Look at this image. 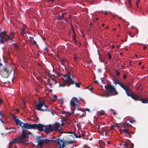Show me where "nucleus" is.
<instances>
[{"mask_svg": "<svg viewBox=\"0 0 148 148\" xmlns=\"http://www.w3.org/2000/svg\"><path fill=\"white\" fill-rule=\"evenodd\" d=\"M49 140H52L51 143L53 142L56 145H59V148H64L66 145L75 143V140H68L64 141L61 139H60L59 137L55 138V139H51Z\"/></svg>", "mask_w": 148, "mask_h": 148, "instance_id": "1", "label": "nucleus"}, {"mask_svg": "<svg viewBox=\"0 0 148 148\" xmlns=\"http://www.w3.org/2000/svg\"><path fill=\"white\" fill-rule=\"evenodd\" d=\"M48 106L45 104L44 101H39L38 103L36 104V109L37 110L42 111H48L51 112L53 115L54 114L51 109L48 108Z\"/></svg>", "mask_w": 148, "mask_h": 148, "instance_id": "2", "label": "nucleus"}, {"mask_svg": "<svg viewBox=\"0 0 148 148\" xmlns=\"http://www.w3.org/2000/svg\"><path fill=\"white\" fill-rule=\"evenodd\" d=\"M41 136H37L36 139L38 145L40 146H42L43 145L49 144L51 143V140L47 139H43Z\"/></svg>", "mask_w": 148, "mask_h": 148, "instance_id": "3", "label": "nucleus"}, {"mask_svg": "<svg viewBox=\"0 0 148 148\" xmlns=\"http://www.w3.org/2000/svg\"><path fill=\"white\" fill-rule=\"evenodd\" d=\"M128 96L131 97L133 99L136 101H141L143 103H148V98H143L138 94L135 95L133 94L131 90H130V93Z\"/></svg>", "mask_w": 148, "mask_h": 148, "instance_id": "4", "label": "nucleus"}, {"mask_svg": "<svg viewBox=\"0 0 148 148\" xmlns=\"http://www.w3.org/2000/svg\"><path fill=\"white\" fill-rule=\"evenodd\" d=\"M10 72L9 67L7 66H3L0 69V73L5 78H8Z\"/></svg>", "mask_w": 148, "mask_h": 148, "instance_id": "5", "label": "nucleus"}, {"mask_svg": "<svg viewBox=\"0 0 148 148\" xmlns=\"http://www.w3.org/2000/svg\"><path fill=\"white\" fill-rule=\"evenodd\" d=\"M68 77L67 79V82L69 83V86H70L71 85H73L75 84V86L78 88L80 87V85L81 83L80 82L77 83L75 80H73V77H71V73H68Z\"/></svg>", "mask_w": 148, "mask_h": 148, "instance_id": "6", "label": "nucleus"}, {"mask_svg": "<svg viewBox=\"0 0 148 148\" xmlns=\"http://www.w3.org/2000/svg\"><path fill=\"white\" fill-rule=\"evenodd\" d=\"M115 84V86H116V84H118L126 92V93L128 96L130 92V90H131L129 88V87L128 86H125L124 85L122 82H119L118 80H115L114 79L113 80Z\"/></svg>", "mask_w": 148, "mask_h": 148, "instance_id": "7", "label": "nucleus"}, {"mask_svg": "<svg viewBox=\"0 0 148 148\" xmlns=\"http://www.w3.org/2000/svg\"><path fill=\"white\" fill-rule=\"evenodd\" d=\"M106 91L108 92L110 94L114 95H117L118 94L115 88L111 85H107L104 86Z\"/></svg>", "mask_w": 148, "mask_h": 148, "instance_id": "8", "label": "nucleus"}, {"mask_svg": "<svg viewBox=\"0 0 148 148\" xmlns=\"http://www.w3.org/2000/svg\"><path fill=\"white\" fill-rule=\"evenodd\" d=\"M45 126L44 125L40 123L37 124H31V129H37L39 130L40 132L43 131L45 127Z\"/></svg>", "mask_w": 148, "mask_h": 148, "instance_id": "9", "label": "nucleus"}, {"mask_svg": "<svg viewBox=\"0 0 148 148\" xmlns=\"http://www.w3.org/2000/svg\"><path fill=\"white\" fill-rule=\"evenodd\" d=\"M18 121L17 124L16 125H19L23 128H26L27 129H31V124H29L27 123H24L21 121L20 120Z\"/></svg>", "mask_w": 148, "mask_h": 148, "instance_id": "10", "label": "nucleus"}, {"mask_svg": "<svg viewBox=\"0 0 148 148\" xmlns=\"http://www.w3.org/2000/svg\"><path fill=\"white\" fill-rule=\"evenodd\" d=\"M68 75H69V74H68V73L66 74H65L64 75V78H62V79L63 80V83L62 84H59V87H60V86H62V87H64L66 85L67 86H69V83L67 82V80H66L67 79V78H68Z\"/></svg>", "mask_w": 148, "mask_h": 148, "instance_id": "11", "label": "nucleus"}, {"mask_svg": "<svg viewBox=\"0 0 148 148\" xmlns=\"http://www.w3.org/2000/svg\"><path fill=\"white\" fill-rule=\"evenodd\" d=\"M78 102V99L77 98L73 97L70 101V104L72 107L75 108L76 106H78L77 103Z\"/></svg>", "mask_w": 148, "mask_h": 148, "instance_id": "12", "label": "nucleus"}, {"mask_svg": "<svg viewBox=\"0 0 148 148\" xmlns=\"http://www.w3.org/2000/svg\"><path fill=\"white\" fill-rule=\"evenodd\" d=\"M60 128L61 125L60 124L57 122L55 123L53 125V130H54V131L59 132H60Z\"/></svg>", "mask_w": 148, "mask_h": 148, "instance_id": "13", "label": "nucleus"}, {"mask_svg": "<svg viewBox=\"0 0 148 148\" xmlns=\"http://www.w3.org/2000/svg\"><path fill=\"white\" fill-rule=\"evenodd\" d=\"M22 140H23L24 143H25V139L27 138H28L29 136L27 135V133L24 132L23 130L22 131V134L20 136Z\"/></svg>", "mask_w": 148, "mask_h": 148, "instance_id": "14", "label": "nucleus"}, {"mask_svg": "<svg viewBox=\"0 0 148 148\" xmlns=\"http://www.w3.org/2000/svg\"><path fill=\"white\" fill-rule=\"evenodd\" d=\"M43 131L46 132L48 134H49L51 132L53 131V128L52 127L51 125L48 128H47L46 126L45 127Z\"/></svg>", "mask_w": 148, "mask_h": 148, "instance_id": "15", "label": "nucleus"}, {"mask_svg": "<svg viewBox=\"0 0 148 148\" xmlns=\"http://www.w3.org/2000/svg\"><path fill=\"white\" fill-rule=\"evenodd\" d=\"M14 141L15 144H20L24 143L23 140H22L20 136L18 138H15Z\"/></svg>", "mask_w": 148, "mask_h": 148, "instance_id": "16", "label": "nucleus"}, {"mask_svg": "<svg viewBox=\"0 0 148 148\" xmlns=\"http://www.w3.org/2000/svg\"><path fill=\"white\" fill-rule=\"evenodd\" d=\"M60 62H62L63 65L64 66L66 65H67L68 64V60L65 58H61Z\"/></svg>", "mask_w": 148, "mask_h": 148, "instance_id": "17", "label": "nucleus"}, {"mask_svg": "<svg viewBox=\"0 0 148 148\" xmlns=\"http://www.w3.org/2000/svg\"><path fill=\"white\" fill-rule=\"evenodd\" d=\"M119 131L120 132H123L124 133H127L129 134L130 136V134H131V132L129 131L128 129H123V130H120Z\"/></svg>", "mask_w": 148, "mask_h": 148, "instance_id": "18", "label": "nucleus"}, {"mask_svg": "<svg viewBox=\"0 0 148 148\" xmlns=\"http://www.w3.org/2000/svg\"><path fill=\"white\" fill-rule=\"evenodd\" d=\"M20 34L21 35L24 36V34L26 33V32L25 30V29L22 28L21 29Z\"/></svg>", "mask_w": 148, "mask_h": 148, "instance_id": "19", "label": "nucleus"}, {"mask_svg": "<svg viewBox=\"0 0 148 148\" xmlns=\"http://www.w3.org/2000/svg\"><path fill=\"white\" fill-rule=\"evenodd\" d=\"M12 116H13V119L15 120V121L16 122V124L18 123V121H20L19 119H18V118L17 116L16 115H14L13 114L12 115Z\"/></svg>", "mask_w": 148, "mask_h": 148, "instance_id": "20", "label": "nucleus"}, {"mask_svg": "<svg viewBox=\"0 0 148 148\" xmlns=\"http://www.w3.org/2000/svg\"><path fill=\"white\" fill-rule=\"evenodd\" d=\"M132 126L131 125L126 122L124 123L122 125V127H131Z\"/></svg>", "mask_w": 148, "mask_h": 148, "instance_id": "21", "label": "nucleus"}, {"mask_svg": "<svg viewBox=\"0 0 148 148\" xmlns=\"http://www.w3.org/2000/svg\"><path fill=\"white\" fill-rule=\"evenodd\" d=\"M15 144H16L14 140L10 142L9 143V145L8 146V147L9 148H12V147L13 146V145H15Z\"/></svg>", "mask_w": 148, "mask_h": 148, "instance_id": "22", "label": "nucleus"}, {"mask_svg": "<svg viewBox=\"0 0 148 148\" xmlns=\"http://www.w3.org/2000/svg\"><path fill=\"white\" fill-rule=\"evenodd\" d=\"M76 110V108H73L71 110V113H70L69 112H66V114L68 115L69 116H70L71 115V114H74L75 113L74 111Z\"/></svg>", "mask_w": 148, "mask_h": 148, "instance_id": "23", "label": "nucleus"}, {"mask_svg": "<svg viewBox=\"0 0 148 148\" xmlns=\"http://www.w3.org/2000/svg\"><path fill=\"white\" fill-rule=\"evenodd\" d=\"M101 131H100V132L103 133V132L106 131L108 130V128L106 127H103L101 128Z\"/></svg>", "mask_w": 148, "mask_h": 148, "instance_id": "24", "label": "nucleus"}, {"mask_svg": "<svg viewBox=\"0 0 148 148\" xmlns=\"http://www.w3.org/2000/svg\"><path fill=\"white\" fill-rule=\"evenodd\" d=\"M122 143H123V145L125 146L124 148H127L128 147L129 144L126 142H122Z\"/></svg>", "mask_w": 148, "mask_h": 148, "instance_id": "25", "label": "nucleus"}, {"mask_svg": "<svg viewBox=\"0 0 148 148\" xmlns=\"http://www.w3.org/2000/svg\"><path fill=\"white\" fill-rule=\"evenodd\" d=\"M70 136H73V137H75L76 138H77L78 137V135H77V134L75 132H73L72 133V135Z\"/></svg>", "mask_w": 148, "mask_h": 148, "instance_id": "26", "label": "nucleus"}, {"mask_svg": "<svg viewBox=\"0 0 148 148\" xmlns=\"http://www.w3.org/2000/svg\"><path fill=\"white\" fill-rule=\"evenodd\" d=\"M5 38L3 39L2 38V39H0L1 43V44H4V42L5 41Z\"/></svg>", "mask_w": 148, "mask_h": 148, "instance_id": "27", "label": "nucleus"}, {"mask_svg": "<svg viewBox=\"0 0 148 148\" xmlns=\"http://www.w3.org/2000/svg\"><path fill=\"white\" fill-rule=\"evenodd\" d=\"M105 114V112L101 110V111L99 112V114H100L102 115H104Z\"/></svg>", "mask_w": 148, "mask_h": 148, "instance_id": "28", "label": "nucleus"}, {"mask_svg": "<svg viewBox=\"0 0 148 148\" xmlns=\"http://www.w3.org/2000/svg\"><path fill=\"white\" fill-rule=\"evenodd\" d=\"M64 17H62L61 16H59L58 18L57 19L59 20H62Z\"/></svg>", "mask_w": 148, "mask_h": 148, "instance_id": "29", "label": "nucleus"}, {"mask_svg": "<svg viewBox=\"0 0 148 148\" xmlns=\"http://www.w3.org/2000/svg\"><path fill=\"white\" fill-rule=\"evenodd\" d=\"M2 36H6V32L5 31H4L1 33Z\"/></svg>", "mask_w": 148, "mask_h": 148, "instance_id": "30", "label": "nucleus"}, {"mask_svg": "<svg viewBox=\"0 0 148 148\" xmlns=\"http://www.w3.org/2000/svg\"><path fill=\"white\" fill-rule=\"evenodd\" d=\"M115 73H116V75L117 76H119L120 74V73L117 70H116Z\"/></svg>", "mask_w": 148, "mask_h": 148, "instance_id": "31", "label": "nucleus"}, {"mask_svg": "<svg viewBox=\"0 0 148 148\" xmlns=\"http://www.w3.org/2000/svg\"><path fill=\"white\" fill-rule=\"evenodd\" d=\"M33 43L31 42L32 44L34 45H36L37 47L38 46V45H37L36 42L34 40L33 41Z\"/></svg>", "mask_w": 148, "mask_h": 148, "instance_id": "32", "label": "nucleus"}, {"mask_svg": "<svg viewBox=\"0 0 148 148\" xmlns=\"http://www.w3.org/2000/svg\"><path fill=\"white\" fill-rule=\"evenodd\" d=\"M107 55L108 57V59H110L111 58V56L109 52H108L107 53Z\"/></svg>", "mask_w": 148, "mask_h": 148, "instance_id": "33", "label": "nucleus"}, {"mask_svg": "<svg viewBox=\"0 0 148 148\" xmlns=\"http://www.w3.org/2000/svg\"><path fill=\"white\" fill-rule=\"evenodd\" d=\"M56 75L57 76H60L62 75V74L61 73H59L58 72H57Z\"/></svg>", "mask_w": 148, "mask_h": 148, "instance_id": "34", "label": "nucleus"}, {"mask_svg": "<svg viewBox=\"0 0 148 148\" xmlns=\"http://www.w3.org/2000/svg\"><path fill=\"white\" fill-rule=\"evenodd\" d=\"M84 114H82L80 116L81 117H84L85 116L86 114V112L84 111Z\"/></svg>", "mask_w": 148, "mask_h": 148, "instance_id": "35", "label": "nucleus"}, {"mask_svg": "<svg viewBox=\"0 0 148 148\" xmlns=\"http://www.w3.org/2000/svg\"><path fill=\"white\" fill-rule=\"evenodd\" d=\"M130 146H131V148H133L134 147V145L132 143H131V142L130 141Z\"/></svg>", "mask_w": 148, "mask_h": 148, "instance_id": "36", "label": "nucleus"}, {"mask_svg": "<svg viewBox=\"0 0 148 148\" xmlns=\"http://www.w3.org/2000/svg\"><path fill=\"white\" fill-rule=\"evenodd\" d=\"M115 127V126L114 125H111L110 127V130H113L114 129V127Z\"/></svg>", "mask_w": 148, "mask_h": 148, "instance_id": "37", "label": "nucleus"}, {"mask_svg": "<svg viewBox=\"0 0 148 148\" xmlns=\"http://www.w3.org/2000/svg\"><path fill=\"white\" fill-rule=\"evenodd\" d=\"M10 33V35L11 38H12L14 36V34L12 32H11Z\"/></svg>", "mask_w": 148, "mask_h": 148, "instance_id": "38", "label": "nucleus"}, {"mask_svg": "<svg viewBox=\"0 0 148 148\" xmlns=\"http://www.w3.org/2000/svg\"><path fill=\"white\" fill-rule=\"evenodd\" d=\"M6 36L7 37V39H8V40H12V39H10V38L11 37H10V36H8V35H6Z\"/></svg>", "mask_w": 148, "mask_h": 148, "instance_id": "39", "label": "nucleus"}, {"mask_svg": "<svg viewBox=\"0 0 148 148\" xmlns=\"http://www.w3.org/2000/svg\"><path fill=\"white\" fill-rule=\"evenodd\" d=\"M66 14V12H65L62 13L61 16V17H64V16Z\"/></svg>", "mask_w": 148, "mask_h": 148, "instance_id": "40", "label": "nucleus"}, {"mask_svg": "<svg viewBox=\"0 0 148 148\" xmlns=\"http://www.w3.org/2000/svg\"><path fill=\"white\" fill-rule=\"evenodd\" d=\"M2 36L1 35L0 37V39H2V38H3V39H4L5 38V36Z\"/></svg>", "mask_w": 148, "mask_h": 148, "instance_id": "41", "label": "nucleus"}, {"mask_svg": "<svg viewBox=\"0 0 148 148\" xmlns=\"http://www.w3.org/2000/svg\"><path fill=\"white\" fill-rule=\"evenodd\" d=\"M86 111H88V112H90V109L86 108L85 109V110L84 111H84L85 112Z\"/></svg>", "mask_w": 148, "mask_h": 148, "instance_id": "42", "label": "nucleus"}, {"mask_svg": "<svg viewBox=\"0 0 148 148\" xmlns=\"http://www.w3.org/2000/svg\"><path fill=\"white\" fill-rule=\"evenodd\" d=\"M97 129H98V131H99V132H100V131H101V129H100V126H98V127H97Z\"/></svg>", "mask_w": 148, "mask_h": 148, "instance_id": "43", "label": "nucleus"}, {"mask_svg": "<svg viewBox=\"0 0 148 148\" xmlns=\"http://www.w3.org/2000/svg\"><path fill=\"white\" fill-rule=\"evenodd\" d=\"M52 81H53L54 82V84H55L56 83H57V82L56 80L55 79H51Z\"/></svg>", "mask_w": 148, "mask_h": 148, "instance_id": "44", "label": "nucleus"}, {"mask_svg": "<svg viewBox=\"0 0 148 148\" xmlns=\"http://www.w3.org/2000/svg\"><path fill=\"white\" fill-rule=\"evenodd\" d=\"M115 126V127H117L118 128H119L120 127V126H119L118 123H116Z\"/></svg>", "mask_w": 148, "mask_h": 148, "instance_id": "45", "label": "nucleus"}, {"mask_svg": "<svg viewBox=\"0 0 148 148\" xmlns=\"http://www.w3.org/2000/svg\"><path fill=\"white\" fill-rule=\"evenodd\" d=\"M52 97L53 98H55L56 99H57V96L56 95H54V96H53Z\"/></svg>", "mask_w": 148, "mask_h": 148, "instance_id": "46", "label": "nucleus"}, {"mask_svg": "<svg viewBox=\"0 0 148 148\" xmlns=\"http://www.w3.org/2000/svg\"><path fill=\"white\" fill-rule=\"evenodd\" d=\"M23 28L26 29L27 28V25L25 24H23Z\"/></svg>", "mask_w": 148, "mask_h": 148, "instance_id": "47", "label": "nucleus"}, {"mask_svg": "<svg viewBox=\"0 0 148 148\" xmlns=\"http://www.w3.org/2000/svg\"><path fill=\"white\" fill-rule=\"evenodd\" d=\"M81 135H82V136H83V137H82V138H83V139H84V138L85 137V135L84 134H81Z\"/></svg>", "mask_w": 148, "mask_h": 148, "instance_id": "48", "label": "nucleus"}, {"mask_svg": "<svg viewBox=\"0 0 148 148\" xmlns=\"http://www.w3.org/2000/svg\"><path fill=\"white\" fill-rule=\"evenodd\" d=\"M0 120L2 122V123H5L2 120L1 118H0Z\"/></svg>", "mask_w": 148, "mask_h": 148, "instance_id": "49", "label": "nucleus"}, {"mask_svg": "<svg viewBox=\"0 0 148 148\" xmlns=\"http://www.w3.org/2000/svg\"><path fill=\"white\" fill-rule=\"evenodd\" d=\"M94 82L95 83H97V84H99V82L97 80H96Z\"/></svg>", "mask_w": 148, "mask_h": 148, "instance_id": "50", "label": "nucleus"}, {"mask_svg": "<svg viewBox=\"0 0 148 148\" xmlns=\"http://www.w3.org/2000/svg\"><path fill=\"white\" fill-rule=\"evenodd\" d=\"M65 21L67 22L68 23L69 22V21L67 18H65Z\"/></svg>", "mask_w": 148, "mask_h": 148, "instance_id": "51", "label": "nucleus"}, {"mask_svg": "<svg viewBox=\"0 0 148 148\" xmlns=\"http://www.w3.org/2000/svg\"><path fill=\"white\" fill-rule=\"evenodd\" d=\"M126 77H127V76L126 75H125V74H124V75H123V78L124 79H125V78H126Z\"/></svg>", "mask_w": 148, "mask_h": 148, "instance_id": "52", "label": "nucleus"}, {"mask_svg": "<svg viewBox=\"0 0 148 148\" xmlns=\"http://www.w3.org/2000/svg\"><path fill=\"white\" fill-rule=\"evenodd\" d=\"M14 47H15V48L18 49L19 47V46L17 45H16Z\"/></svg>", "mask_w": 148, "mask_h": 148, "instance_id": "53", "label": "nucleus"}, {"mask_svg": "<svg viewBox=\"0 0 148 148\" xmlns=\"http://www.w3.org/2000/svg\"><path fill=\"white\" fill-rule=\"evenodd\" d=\"M0 115L2 116V118H3V115L1 111L0 110Z\"/></svg>", "mask_w": 148, "mask_h": 148, "instance_id": "54", "label": "nucleus"}, {"mask_svg": "<svg viewBox=\"0 0 148 148\" xmlns=\"http://www.w3.org/2000/svg\"><path fill=\"white\" fill-rule=\"evenodd\" d=\"M78 136V137H77V138H81V137H83V136H82V135H80L79 136Z\"/></svg>", "mask_w": 148, "mask_h": 148, "instance_id": "55", "label": "nucleus"}, {"mask_svg": "<svg viewBox=\"0 0 148 148\" xmlns=\"http://www.w3.org/2000/svg\"><path fill=\"white\" fill-rule=\"evenodd\" d=\"M93 88L92 87H91V88H90V89H89V90L90 91H92V90H93Z\"/></svg>", "mask_w": 148, "mask_h": 148, "instance_id": "56", "label": "nucleus"}, {"mask_svg": "<svg viewBox=\"0 0 148 148\" xmlns=\"http://www.w3.org/2000/svg\"><path fill=\"white\" fill-rule=\"evenodd\" d=\"M53 84H52L51 83H50L49 84V85L50 86V88H52V86L53 85Z\"/></svg>", "mask_w": 148, "mask_h": 148, "instance_id": "57", "label": "nucleus"}, {"mask_svg": "<svg viewBox=\"0 0 148 148\" xmlns=\"http://www.w3.org/2000/svg\"><path fill=\"white\" fill-rule=\"evenodd\" d=\"M16 112H19V110L18 109H16Z\"/></svg>", "mask_w": 148, "mask_h": 148, "instance_id": "58", "label": "nucleus"}, {"mask_svg": "<svg viewBox=\"0 0 148 148\" xmlns=\"http://www.w3.org/2000/svg\"><path fill=\"white\" fill-rule=\"evenodd\" d=\"M65 113H66V112L65 111H63L62 112V114H63Z\"/></svg>", "mask_w": 148, "mask_h": 148, "instance_id": "59", "label": "nucleus"}, {"mask_svg": "<svg viewBox=\"0 0 148 148\" xmlns=\"http://www.w3.org/2000/svg\"><path fill=\"white\" fill-rule=\"evenodd\" d=\"M5 41H7V42H8V39H7V38H5Z\"/></svg>", "mask_w": 148, "mask_h": 148, "instance_id": "60", "label": "nucleus"}, {"mask_svg": "<svg viewBox=\"0 0 148 148\" xmlns=\"http://www.w3.org/2000/svg\"><path fill=\"white\" fill-rule=\"evenodd\" d=\"M77 110H81L82 111V109H79V108H77Z\"/></svg>", "mask_w": 148, "mask_h": 148, "instance_id": "61", "label": "nucleus"}, {"mask_svg": "<svg viewBox=\"0 0 148 148\" xmlns=\"http://www.w3.org/2000/svg\"><path fill=\"white\" fill-rule=\"evenodd\" d=\"M29 38L30 39V41H32V40L34 39V38L33 37H29Z\"/></svg>", "mask_w": 148, "mask_h": 148, "instance_id": "62", "label": "nucleus"}, {"mask_svg": "<svg viewBox=\"0 0 148 148\" xmlns=\"http://www.w3.org/2000/svg\"><path fill=\"white\" fill-rule=\"evenodd\" d=\"M11 132L10 131V132H6L5 133L6 134H10V133Z\"/></svg>", "mask_w": 148, "mask_h": 148, "instance_id": "63", "label": "nucleus"}, {"mask_svg": "<svg viewBox=\"0 0 148 148\" xmlns=\"http://www.w3.org/2000/svg\"><path fill=\"white\" fill-rule=\"evenodd\" d=\"M100 79H101L102 82L103 83V78H100Z\"/></svg>", "mask_w": 148, "mask_h": 148, "instance_id": "64", "label": "nucleus"}]
</instances>
